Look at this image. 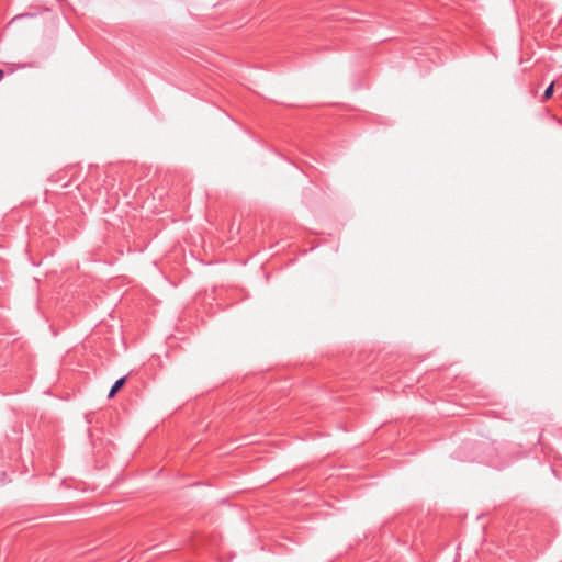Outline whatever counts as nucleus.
Wrapping results in <instances>:
<instances>
[{"label":"nucleus","instance_id":"f257e3e1","mask_svg":"<svg viewBox=\"0 0 562 562\" xmlns=\"http://www.w3.org/2000/svg\"><path fill=\"white\" fill-rule=\"evenodd\" d=\"M125 384V378H121L119 379L114 384L113 386L111 387L110 392H109V397H113L117 392Z\"/></svg>","mask_w":562,"mask_h":562},{"label":"nucleus","instance_id":"f03ea898","mask_svg":"<svg viewBox=\"0 0 562 562\" xmlns=\"http://www.w3.org/2000/svg\"><path fill=\"white\" fill-rule=\"evenodd\" d=\"M553 91H554V82H551L549 85V87L544 90V93L542 95V101L546 102L547 100H549L552 97Z\"/></svg>","mask_w":562,"mask_h":562},{"label":"nucleus","instance_id":"7ed1b4c3","mask_svg":"<svg viewBox=\"0 0 562 562\" xmlns=\"http://www.w3.org/2000/svg\"><path fill=\"white\" fill-rule=\"evenodd\" d=\"M3 78V71L0 69V81L2 80Z\"/></svg>","mask_w":562,"mask_h":562}]
</instances>
